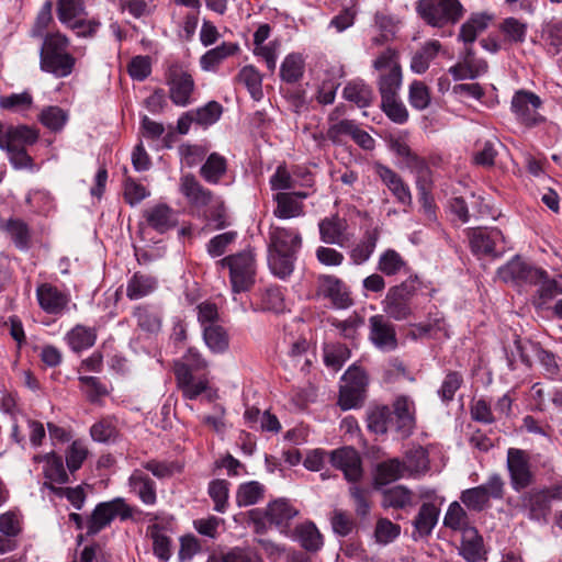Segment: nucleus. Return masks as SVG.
I'll return each instance as SVG.
<instances>
[{"label": "nucleus", "mask_w": 562, "mask_h": 562, "mask_svg": "<svg viewBox=\"0 0 562 562\" xmlns=\"http://www.w3.org/2000/svg\"><path fill=\"white\" fill-rule=\"evenodd\" d=\"M302 236L295 228L271 226L268 233V266L271 272L285 279L292 274Z\"/></svg>", "instance_id": "nucleus-1"}, {"label": "nucleus", "mask_w": 562, "mask_h": 562, "mask_svg": "<svg viewBox=\"0 0 562 562\" xmlns=\"http://www.w3.org/2000/svg\"><path fill=\"white\" fill-rule=\"evenodd\" d=\"M70 38L59 30L50 31L43 37L40 48V68L55 78L70 76L77 59L69 52Z\"/></svg>", "instance_id": "nucleus-2"}, {"label": "nucleus", "mask_w": 562, "mask_h": 562, "mask_svg": "<svg viewBox=\"0 0 562 562\" xmlns=\"http://www.w3.org/2000/svg\"><path fill=\"white\" fill-rule=\"evenodd\" d=\"M38 131L27 125L9 126L0 124V148L5 150L14 169H32L33 158L26 148L38 140Z\"/></svg>", "instance_id": "nucleus-3"}, {"label": "nucleus", "mask_w": 562, "mask_h": 562, "mask_svg": "<svg viewBox=\"0 0 562 562\" xmlns=\"http://www.w3.org/2000/svg\"><path fill=\"white\" fill-rule=\"evenodd\" d=\"M422 288V280L411 273L401 283L389 288L382 301L383 312L392 319L401 322L413 315L412 300Z\"/></svg>", "instance_id": "nucleus-4"}, {"label": "nucleus", "mask_w": 562, "mask_h": 562, "mask_svg": "<svg viewBox=\"0 0 562 562\" xmlns=\"http://www.w3.org/2000/svg\"><path fill=\"white\" fill-rule=\"evenodd\" d=\"M372 67L378 72L376 87L381 99L398 95L403 82L398 50L386 47L372 61Z\"/></svg>", "instance_id": "nucleus-5"}, {"label": "nucleus", "mask_w": 562, "mask_h": 562, "mask_svg": "<svg viewBox=\"0 0 562 562\" xmlns=\"http://www.w3.org/2000/svg\"><path fill=\"white\" fill-rule=\"evenodd\" d=\"M216 266L229 270V281L235 293L248 291L255 283L256 258L250 249L226 256Z\"/></svg>", "instance_id": "nucleus-6"}, {"label": "nucleus", "mask_w": 562, "mask_h": 562, "mask_svg": "<svg viewBox=\"0 0 562 562\" xmlns=\"http://www.w3.org/2000/svg\"><path fill=\"white\" fill-rule=\"evenodd\" d=\"M299 510L285 499H277L268 504L265 510L255 508L247 513L249 521L254 524L256 533L267 531V522L276 526L281 532H286L291 520Z\"/></svg>", "instance_id": "nucleus-7"}, {"label": "nucleus", "mask_w": 562, "mask_h": 562, "mask_svg": "<svg viewBox=\"0 0 562 562\" xmlns=\"http://www.w3.org/2000/svg\"><path fill=\"white\" fill-rule=\"evenodd\" d=\"M417 12L434 27H445L458 23L464 15V8L459 0H419Z\"/></svg>", "instance_id": "nucleus-8"}, {"label": "nucleus", "mask_w": 562, "mask_h": 562, "mask_svg": "<svg viewBox=\"0 0 562 562\" xmlns=\"http://www.w3.org/2000/svg\"><path fill=\"white\" fill-rule=\"evenodd\" d=\"M134 508L122 497L99 503L86 520L87 536H95L109 527L115 518H132Z\"/></svg>", "instance_id": "nucleus-9"}, {"label": "nucleus", "mask_w": 562, "mask_h": 562, "mask_svg": "<svg viewBox=\"0 0 562 562\" xmlns=\"http://www.w3.org/2000/svg\"><path fill=\"white\" fill-rule=\"evenodd\" d=\"M168 95L177 106H188L193 101L195 82L192 75L180 64H171L165 72Z\"/></svg>", "instance_id": "nucleus-10"}, {"label": "nucleus", "mask_w": 562, "mask_h": 562, "mask_svg": "<svg viewBox=\"0 0 562 562\" xmlns=\"http://www.w3.org/2000/svg\"><path fill=\"white\" fill-rule=\"evenodd\" d=\"M504 481L499 474H493L486 483L468 488L461 493L460 499L468 509L482 512L490 507V499H501L504 495Z\"/></svg>", "instance_id": "nucleus-11"}, {"label": "nucleus", "mask_w": 562, "mask_h": 562, "mask_svg": "<svg viewBox=\"0 0 562 562\" xmlns=\"http://www.w3.org/2000/svg\"><path fill=\"white\" fill-rule=\"evenodd\" d=\"M469 243L475 256L501 257L506 251V239L502 231L493 228H471L468 232Z\"/></svg>", "instance_id": "nucleus-12"}, {"label": "nucleus", "mask_w": 562, "mask_h": 562, "mask_svg": "<svg viewBox=\"0 0 562 562\" xmlns=\"http://www.w3.org/2000/svg\"><path fill=\"white\" fill-rule=\"evenodd\" d=\"M541 105L542 100L538 94L521 89L514 93L510 110L520 124L531 127L544 121L538 112Z\"/></svg>", "instance_id": "nucleus-13"}, {"label": "nucleus", "mask_w": 562, "mask_h": 562, "mask_svg": "<svg viewBox=\"0 0 562 562\" xmlns=\"http://www.w3.org/2000/svg\"><path fill=\"white\" fill-rule=\"evenodd\" d=\"M35 295L40 308L48 315L61 316L69 312L71 295L66 289L43 282L36 286Z\"/></svg>", "instance_id": "nucleus-14"}, {"label": "nucleus", "mask_w": 562, "mask_h": 562, "mask_svg": "<svg viewBox=\"0 0 562 562\" xmlns=\"http://www.w3.org/2000/svg\"><path fill=\"white\" fill-rule=\"evenodd\" d=\"M506 465L513 490L519 492L532 483L533 474L530 468V457L527 451L509 448L507 450Z\"/></svg>", "instance_id": "nucleus-15"}, {"label": "nucleus", "mask_w": 562, "mask_h": 562, "mask_svg": "<svg viewBox=\"0 0 562 562\" xmlns=\"http://www.w3.org/2000/svg\"><path fill=\"white\" fill-rule=\"evenodd\" d=\"M373 169L382 183L392 193L395 201L404 207L403 211L407 212L413 206V195L409 186L389 166L375 162Z\"/></svg>", "instance_id": "nucleus-16"}, {"label": "nucleus", "mask_w": 562, "mask_h": 562, "mask_svg": "<svg viewBox=\"0 0 562 562\" xmlns=\"http://www.w3.org/2000/svg\"><path fill=\"white\" fill-rule=\"evenodd\" d=\"M329 461L344 473L349 483H358L363 476L362 460L352 447H342L329 452Z\"/></svg>", "instance_id": "nucleus-17"}, {"label": "nucleus", "mask_w": 562, "mask_h": 562, "mask_svg": "<svg viewBox=\"0 0 562 562\" xmlns=\"http://www.w3.org/2000/svg\"><path fill=\"white\" fill-rule=\"evenodd\" d=\"M316 295L329 300L336 308H347L352 304L350 291L342 280L330 274L317 278Z\"/></svg>", "instance_id": "nucleus-18"}, {"label": "nucleus", "mask_w": 562, "mask_h": 562, "mask_svg": "<svg viewBox=\"0 0 562 562\" xmlns=\"http://www.w3.org/2000/svg\"><path fill=\"white\" fill-rule=\"evenodd\" d=\"M498 277L505 282L538 284L546 278V271L533 267L516 257L497 270Z\"/></svg>", "instance_id": "nucleus-19"}, {"label": "nucleus", "mask_w": 562, "mask_h": 562, "mask_svg": "<svg viewBox=\"0 0 562 562\" xmlns=\"http://www.w3.org/2000/svg\"><path fill=\"white\" fill-rule=\"evenodd\" d=\"M179 191L186 198L188 204L198 211L211 205L216 196L190 172L180 177Z\"/></svg>", "instance_id": "nucleus-20"}, {"label": "nucleus", "mask_w": 562, "mask_h": 562, "mask_svg": "<svg viewBox=\"0 0 562 562\" xmlns=\"http://www.w3.org/2000/svg\"><path fill=\"white\" fill-rule=\"evenodd\" d=\"M318 229L323 243L339 247L347 246L353 237V234L349 231L347 220L337 214L321 220Z\"/></svg>", "instance_id": "nucleus-21"}, {"label": "nucleus", "mask_w": 562, "mask_h": 562, "mask_svg": "<svg viewBox=\"0 0 562 562\" xmlns=\"http://www.w3.org/2000/svg\"><path fill=\"white\" fill-rule=\"evenodd\" d=\"M371 342L382 351H392L397 347V337L394 325L383 315H373L369 318Z\"/></svg>", "instance_id": "nucleus-22"}, {"label": "nucleus", "mask_w": 562, "mask_h": 562, "mask_svg": "<svg viewBox=\"0 0 562 562\" xmlns=\"http://www.w3.org/2000/svg\"><path fill=\"white\" fill-rule=\"evenodd\" d=\"M33 461L41 463L43 462L42 473L46 481L43 486L53 492L54 488H58L55 484H65L68 482V473L64 467V461L60 456L54 451L46 454H36L33 457Z\"/></svg>", "instance_id": "nucleus-23"}, {"label": "nucleus", "mask_w": 562, "mask_h": 562, "mask_svg": "<svg viewBox=\"0 0 562 562\" xmlns=\"http://www.w3.org/2000/svg\"><path fill=\"white\" fill-rule=\"evenodd\" d=\"M310 195L308 192H279L273 200L277 203L273 215L280 220H290L305 214L303 200Z\"/></svg>", "instance_id": "nucleus-24"}, {"label": "nucleus", "mask_w": 562, "mask_h": 562, "mask_svg": "<svg viewBox=\"0 0 562 562\" xmlns=\"http://www.w3.org/2000/svg\"><path fill=\"white\" fill-rule=\"evenodd\" d=\"M144 218L147 225L159 234H165L178 225L177 211L165 203L146 209Z\"/></svg>", "instance_id": "nucleus-25"}, {"label": "nucleus", "mask_w": 562, "mask_h": 562, "mask_svg": "<svg viewBox=\"0 0 562 562\" xmlns=\"http://www.w3.org/2000/svg\"><path fill=\"white\" fill-rule=\"evenodd\" d=\"M458 553L467 562H485L487 560L484 541L475 527L461 533Z\"/></svg>", "instance_id": "nucleus-26"}, {"label": "nucleus", "mask_w": 562, "mask_h": 562, "mask_svg": "<svg viewBox=\"0 0 562 562\" xmlns=\"http://www.w3.org/2000/svg\"><path fill=\"white\" fill-rule=\"evenodd\" d=\"M173 372L178 387L188 400L198 398L209 389V380L204 376L195 380L187 364H175Z\"/></svg>", "instance_id": "nucleus-27"}, {"label": "nucleus", "mask_w": 562, "mask_h": 562, "mask_svg": "<svg viewBox=\"0 0 562 562\" xmlns=\"http://www.w3.org/2000/svg\"><path fill=\"white\" fill-rule=\"evenodd\" d=\"M393 413L396 422V430L403 436H409L416 425L415 404L408 396L401 395L393 403Z\"/></svg>", "instance_id": "nucleus-28"}, {"label": "nucleus", "mask_w": 562, "mask_h": 562, "mask_svg": "<svg viewBox=\"0 0 562 562\" xmlns=\"http://www.w3.org/2000/svg\"><path fill=\"white\" fill-rule=\"evenodd\" d=\"M521 507L528 513L531 520H547L551 513V504L541 490H531L525 493L521 498Z\"/></svg>", "instance_id": "nucleus-29"}, {"label": "nucleus", "mask_w": 562, "mask_h": 562, "mask_svg": "<svg viewBox=\"0 0 562 562\" xmlns=\"http://www.w3.org/2000/svg\"><path fill=\"white\" fill-rule=\"evenodd\" d=\"M376 270L385 277L411 274L407 260L393 248H387L380 254Z\"/></svg>", "instance_id": "nucleus-30"}, {"label": "nucleus", "mask_w": 562, "mask_h": 562, "mask_svg": "<svg viewBox=\"0 0 562 562\" xmlns=\"http://www.w3.org/2000/svg\"><path fill=\"white\" fill-rule=\"evenodd\" d=\"M1 228L9 236L16 249L27 251L32 247L33 234L23 220L19 217H10L2 223Z\"/></svg>", "instance_id": "nucleus-31"}, {"label": "nucleus", "mask_w": 562, "mask_h": 562, "mask_svg": "<svg viewBox=\"0 0 562 562\" xmlns=\"http://www.w3.org/2000/svg\"><path fill=\"white\" fill-rule=\"evenodd\" d=\"M380 235L378 226L366 229L361 239L350 249L349 257L352 263L360 266L370 259L376 248Z\"/></svg>", "instance_id": "nucleus-32"}, {"label": "nucleus", "mask_w": 562, "mask_h": 562, "mask_svg": "<svg viewBox=\"0 0 562 562\" xmlns=\"http://www.w3.org/2000/svg\"><path fill=\"white\" fill-rule=\"evenodd\" d=\"M97 337L98 334L94 327L77 324L66 333L64 340L71 351L80 353L93 347Z\"/></svg>", "instance_id": "nucleus-33"}, {"label": "nucleus", "mask_w": 562, "mask_h": 562, "mask_svg": "<svg viewBox=\"0 0 562 562\" xmlns=\"http://www.w3.org/2000/svg\"><path fill=\"white\" fill-rule=\"evenodd\" d=\"M128 486L132 493L148 506L157 502L156 483L142 470H134L128 477Z\"/></svg>", "instance_id": "nucleus-34"}, {"label": "nucleus", "mask_w": 562, "mask_h": 562, "mask_svg": "<svg viewBox=\"0 0 562 562\" xmlns=\"http://www.w3.org/2000/svg\"><path fill=\"white\" fill-rule=\"evenodd\" d=\"M414 505V492L405 485H395L381 492V506L385 509H406Z\"/></svg>", "instance_id": "nucleus-35"}, {"label": "nucleus", "mask_w": 562, "mask_h": 562, "mask_svg": "<svg viewBox=\"0 0 562 562\" xmlns=\"http://www.w3.org/2000/svg\"><path fill=\"white\" fill-rule=\"evenodd\" d=\"M228 170L227 159L218 153H211L199 170L200 177L209 184H218Z\"/></svg>", "instance_id": "nucleus-36"}, {"label": "nucleus", "mask_w": 562, "mask_h": 562, "mask_svg": "<svg viewBox=\"0 0 562 562\" xmlns=\"http://www.w3.org/2000/svg\"><path fill=\"white\" fill-rule=\"evenodd\" d=\"M147 536L153 541L154 554L160 562H167L171 557V539L168 527L157 522L149 525Z\"/></svg>", "instance_id": "nucleus-37"}, {"label": "nucleus", "mask_w": 562, "mask_h": 562, "mask_svg": "<svg viewBox=\"0 0 562 562\" xmlns=\"http://www.w3.org/2000/svg\"><path fill=\"white\" fill-rule=\"evenodd\" d=\"M238 50L239 45L237 43L223 42L200 57V66L204 71H215L225 59L234 56Z\"/></svg>", "instance_id": "nucleus-38"}, {"label": "nucleus", "mask_w": 562, "mask_h": 562, "mask_svg": "<svg viewBox=\"0 0 562 562\" xmlns=\"http://www.w3.org/2000/svg\"><path fill=\"white\" fill-rule=\"evenodd\" d=\"M344 114V105L336 106L329 114V127L326 132V137L335 144H340L344 136H351L357 127L356 123L351 120H341L339 116Z\"/></svg>", "instance_id": "nucleus-39"}, {"label": "nucleus", "mask_w": 562, "mask_h": 562, "mask_svg": "<svg viewBox=\"0 0 562 562\" xmlns=\"http://www.w3.org/2000/svg\"><path fill=\"white\" fill-rule=\"evenodd\" d=\"M404 474V464H402L400 459L393 458L380 462L373 476L374 487L379 488L380 486L393 483L403 477Z\"/></svg>", "instance_id": "nucleus-40"}, {"label": "nucleus", "mask_w": 562, "mask_h": 562, "mask_svg": "<svg viewBox=\"0 0 562 562\" xmlns=\"http://www.w3.org/2000/svg\"><path fill=\"white\" fill-rule=\"evenodd\" d=\"M158 286L155 277L142 272H135L127 281L126 296L132 300H139L151 294Z\"/></svg>", "instance_id": "nucleus-41"}, {"label": "nucleus", "mask_w": 562, "mask_h": 562, "mask_svg": "<svg viewBox=\"0 0 562 562\" xmlns=\"http://www.w3.org/2000/svg\"><path fill=\"white\" fill-rule=\"evenodd\" d=\"M342 95L359 108L369 106L374 99L372 88L361 79L348 82L344 88Z\"/></svg>", "instance_id": "nucleus-42"}, {"label": "nucleus", "mask_w": 562, "mask_h": 562, "mask_svg": "<svg viewBox=\"0 0 562 562\" xmlns=\"http://www.w3.org/2000/svg\"><path fill=\"white\" fill-rule=\"evenodd\" d=\"M440 510L432 503H424L414 519V527L420 537L429 536L438 522Z\"/></svg>", "instance_id": "nucleus-43"}, {"label": "nucleus", "mask_w": 562, "mask_h": 562, "mask_svg": "<svg viewBox=\"0 0 562 562\" xmlns=\"http://www.w3.org/2000/svg\"><path fill=\"white\" fill-rule=\"evenodd\" d=\"M429 463L428 452L420 446L408 450L402 461L404 472H407L411 476H418L428 472Z\"/></svg>", "instance_id": "nucleus-44"}, {"label": "nucleus", "mask_w": 562, "mask_h": 562, "mask_svg": "<svg viewBox=\"0 0 562 562\" xmlns=\"http://www.w3.org/2000/svg\"><path fill=\"white\" fill-rule=\"evenodd\" d=\"M406 168L415 175V183L418 192H422L423 195H426L427 190H431L432 187V171L428 161L424 157L416 155L406 165Z\"/></svg>", "instance_id": "nucleus-45"}, {"label": "nucleus", "mask_w": 562, "mask_h": 562, "mask_svg": "<svg viewBox=\"0 0 562 562\" xmlns=\"http://www.w3.org/2000/svg\"><path fill=\"white\" fill-rule=\"evenodd\" d=\"M295 533L300 544L310 552L318 551L323 544V536L312 521H306L295 528Z\"/></svg>", "instance_id": "nucleus-46"}, {"label": "nucleus", "mask_w": 562, "mask_h": 562, "mask_svg": "<svg viewBox=\"0 0 562 562\" xmlns=\"http://www.w3.org/2000/svg\"><path fill=\"white\" fill-rule=\"evenodd\" d=\"M229 482L223 479H215L209 483L207 494L216 513L224 514L227 512L229 507Z\"/></svg>", "instance_id": "nucleus-47"}, {"label": "nucleus", "mask_w": 562, "mask_h": 562, "mask_svg": "<svg viewBox=\"0 0 562 562\" xmlns=\"http://www.w3.org/2000/svg\"><path fill=\"white\" fill-rule=\"evenodd\" d=\"M441 48L438 41L427 42L418 52H416L411 61V69L415 74H424L430 63L435 59Z\"/></svg>", "instance_id": "nucleus-48"}, {"label": "nucleus", "mask_w": 562, "mask_h": 562, "mask_svg": "<svg viewBox=\"0 0 562 562\" xmlns=\"http://www.w3.org/2000/svg\"><path fill=\"white\" fill-rule=\"evenodd\" d=\"M265 496V486L257 481L243 483L236 491V504L238 507H247L257 504Z\"/></svg>", "instance_id": "nucleus-49"}, {"label": "nucleus", "mask_w": 562, "mask_h": 562, "mask_svg": "<svg viewBox=\"0 0 562 562\" xmlns=\"http://www.w3.org/2000/svg\"><path fill=\"white\" fill-rule=\"evenodd\" d=\"M304 74V59L300 53L289 54L281 64L280 77L288 83L302 79Z\"/></svg>", "instance_id": "nucleus-50"}, {"label": "nucleus", "mask_w": 562, "mask_h": 562, "mask_svg": "<svg viewBox=\"0 0 562 562\" xmlns=\"http://www.w3.org/2000/svg\"><path fill=\"white\" fill-rule=\"evenodd\" d=\"M443 526L453 531H460L461 533L465 529L473 528V526L470 525L468 513L458 502H452L449 505L443 517Z\"/></svg>", "instance_id": "nucleus-51"}, {"label": "nucleus", "mask_w": 562, "mask_h": 562, "mask_svg": "<svg viewBox=\"0 0 562 562\" xmlns=\"http://www.w3.org/2000/svg\"><path fill=\"white\" fill-rule=\"evenodd\" d=\"M60 23L68 30L72 31L76 36L82 38L94 37L101 26L99 19H87L86 15H78V18H71L69 22Z\"/></svg>", "instance_id": "nucleus-52"}, {"label": "nucleus", "mask_w": 562, "mask_h": 562, "mask_svg": "<svg viewBox=\"0 0 562 562\" xmlns=\"http://www.w3.org/2000/svg\"><path fill=\"white\" fill-rule=\"evenodd\" d=\"M203 338L211 351L220 353L228 348V336L225 329L217 324L205 325Z\"/></svg>", "instance_id": "nucleus-53"}, {"label": "nucleus", "mask_w": 562, "mask_h": 562, "mask_svg": "<svg viewBox=\"0 0 562 562\" xmlns=\"http://www.w3.org/2000/svg\"><path fill=\"white\" fill-rule=\"evenodd\" d=\"M499 30L506 42L510 44H520L526 40L528 25L527 23L510 16L503 20L499 24Z\"/></svg>", "instance_id": "nucleus-54"}, {"label": "nucleus", "mask_w": 562, "mask_h": 562, "mask_svg": "<svg viewBox=\"0 0 562 562\" xmlns=\"http://www.w3.org/2000/svg\"><path fill=\"white\" fill-rule=\"evenodd\" d=\"M331 530L339 537H348L356 529V521L351 514L344 509L335 508L329 514Z\"/></svg>", "instance_id": "nucleus-55"}, {"label": "nucleus", "mask_w": 562, "mask_h": 562, "mask_svg": "<svg viewBox=\"0 0 562 562\" xmlns=\"http://www.w3.org/2000/svg\"><path fill=\"white\" fill-rule=\"evenodd\" d=\"M391 420L392 413L387 406H374L368 411V428L374 434H385Z\"/></svg>", "instance_id": "nucleus-56"}, {"label": "nucleus", "mask_w": 562, "mask_h": 562, "mask_svg": "<svg viewBox=\"0 0 562 562\" xmlns=\"http://www.w3.org/2000/svg\"><path fill=\"white\" fill-rule=\"evenodd\" d=\"M134 317L137 319V325L146 331L156 333L160 329L161 317L160 315L148 305H138L134 308Z\"/></svg>", "instance_id": "nucleus-57"}, {"label": "nucleus", "mask_w": 562, "mask_h": 562, "mask_svg": "<svg viewBox=\"0 0 562 562\" xmlns=\"http://www.w3.org/2000/svg\"><path fill=\"white\" fill-rule=\"evenodd\" d=\"M381 108L385 115L396 124H404L408 120V111L398 95L382 98Z\"/></svg>", "instance_id": "nucleus-58"}, {"label": "nucleus", "mask_w": 562, "mask_h": 562, "mask_svg": "<svg viewBox=\"0 0 562 562\" xmlns=\"http://www.w3.org/2000/svg\"><path fill=\"white\" fill-rule=\"evenodd\" d=\"M88 454L89 450L86 442L80 439L74 440L65 453L66 464L69 472L74 473L79 470Z\"/></svg>", "instance_id": "nucleus-59"}, {"label": "nucleus", "mask_w": 562, "mask_h": 562, "mask_svg": "<svg viewBox=\"0 0 562 562\" xmlns=\"http://www.w3.org/2000/svg\"><path fill=\"white\" fill-rule=\"evenodd\" d=\"M349 357L350 351L342 344H327L324 347V362L334 371H338Z\"/></svg>", "instance_id": "nucleus-60"}, {"label": "nucleus", "mask_w": 562, "mask_h": 562, "mask_svg": "<svg viewBox=\"0 0 562 562\" xmlns=\"http://www.w3.org/2000/svg\"><path fill=\"white\" fill-rule=\"evenodd\" d=\"M22 531V516L18 510H8L0 515V532L3 538L18 537Z\"/></svg>", "instance_id": "nucleus-61"}, {"label": "nucleus", "mask_w": 562, "mask_h": 562, "mask_svg": "<svg viewBox=\"0 0 562 562\" xmlns=\"http://www.w3.org/2000/svg\"><path fill=\"white\" fill-rule=\"evenodd\" d=\"M431 97L429 88L419 80H414L409 85L408 89V102L409 104L418 110L423 111L430 104Z\"/></svg>", "instance_id": "nucleus-62"}, {"label": "nucleus", "mask_w": 562, "mask_h": 562, "mask_svg": "<svg viewBox=\"0 0 562 562\" xmlns=\"http://www.w3.org/2000/svg\"><path fill=\"white\" fill-rule=\"evenodd\" d=\"M401 533V526L387 518L378 519L374 528V539L379 544L393 542Z\"/></svg>", "instance_id": "nucleus-63"}, {"label": "nucleus", "mask_w": 562, "mask_h": 562, "mask_svg": "<svg viewBox=\"0 0 562 562\" xmlns=\"http://www.w3.org/2000/svg\"><path fill=\"white\" fill-rule=\"evenodd\" d=\"M207 149L196 144H181L178 147L180 161L188 168H193L206 157Z\"/></svg>", "instance_id": "nucleus-64"}]
</instances>
